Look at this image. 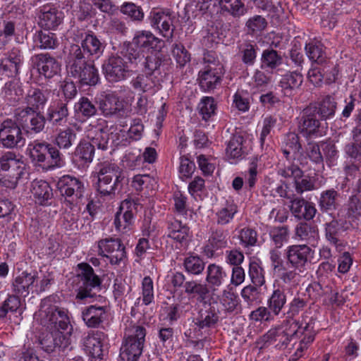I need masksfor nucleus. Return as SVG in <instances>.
Returning <instances> with one entry per match:
<instances>
[{
    "label": "nucleus",
    "mask_w": 361,
    "mask_h": 361,
    "mask_svg": "<svg viewBox=\"0 0 361 361\" xmlns=\"http://www.w3.org/2000/svg\"><path fill=\"white\" fill-rule=\"evenodd\" d=\"M25 164L15 152H7L0 157V183L14 189L24 174Z\"/></svg>",
    "instance_id": "nucleus-4"
},
{
    "label": "nucleus",
    "mask_w": 361,
    "mask_h": 361,
    "mask_svg": "<svg viewBox=\"0 0 361 361\" xmlns=\"http://www.w3.org/2000/svg\"><path fill=\"white\" fill-rule=\"evenodd\" d=\"M97 176L111 178L123 181L125 176L123 170L115 163L104 161L97 165Z\"/></svg>",
    "instance_id": "nucleus-44"
},
{
    "label": "nucleus",
    "mask_w": 361,
    "mask_h": 361,
    "mask_svg": "<svg viewBox=\"0 0 361 361\" xmlns=\"http://www.w3.org/2000/svg\"><path fill=\"white\" fill-rule=\"evenodd\" d=\"M82 318L89 328H97L106 318V310L102 306L90 305L82 311Z\"/></svg>",
    "instance_id": "nucleus-33"
},
{
    "label": "nucleus",
    "mask_w": 361,
    "mask_h": 361,
    "mask_svg": "<svg viewBox=\"0 0 361 361\" xmlns=\"http://www.w3.org/2000/svg\"><path fill=\"white\" fill-rule=\"evenodd\" d=\"M34 40L40 49H54L57 44L56 35L47 30L37 32Z\"/></svg>",
    "instance_id": "nucleus-60"
},
{
    "label": "nucleus",
    "mask_w": 361,
    "mask_h": 361,
    "mask_svg": "<svg viewBox=\"0 0 361 361\" xmlns=\"http://www.w3.org/2000/svg\"><path fill=\"white\" fill-rule=\"evenodd\" d=\"M31 192L37 203L47 205L53 197L52 189L49 183L43 180H34L32 183Z\"/></svg>",
    "instance_id": "nucleus-36"
},
{
    "label": "nucleus",
    "mask_w": 361,
    "mask_h": 361,
    "mask_svg": "<svg viewBox=\"0 0 361 361\" xmlns=\"http://www.w3.org/2000/svg\"><path fill=\"white\" fill-rule=\"evenodd\" d=\"M24 57L19 48L13 47L0 61V74L6 78L17 76L23 66Z\"/></svg>",
    "instance_id": "nucleus-17"
},
{
    "label": "nucleus",
    "mask_w": 361,
    "mask_h": 361,
    "mask_svg": "<svg viewBox=\"0 0 361 361\" xmlns=\"http://www.w3.org/2000/svg\"><path fill=\"white\" fill-rule=\"evenodd\" d=\"M96 102L102 114L106 118H120L125 114V109L119 102L118 98L112 93H102L96 98Z\"/></svg>",
    "instance_id": "nucleus-19"
},
{
    "label": "nucleus",
    "mask_w": 361,
    "mask_h": 361,
    "mask_svg": "<svg viewBox=\"0 0 361 361\" xmlns=\"http://www.w3.org/2000/svg\"><path fill=\"white\" fill-rule=\"evenodd\" d=\"M353 142L345 146V154L353 159L361 161V129L357 126L352 131Z\"/></svg>",
    "instance_id": "nucleus-46"
},
{
    "label": "nucleus",
    "mask_w": 361,
    "mask_h": 361,
    "mask_svg": "<svg viewBox=\"0 0 361 361\" xmlns=\"http://www.w3.org/2000/svg\"><path fill=\"white\" fill-rule=\"evenodd\" d=\"M81 48L88 56H96L99 57L104 51V44L93 33L80 32Z\"/></svg>",
    "instance_id": "nucleus-34"
},
{
    "label": "nucleus",
    "mask_w": 361,
    "mask_h": 361,
    "mask_svg": "<svg viewBox=\"0 0 361 361\" xmlns=\"http://www.w3.org/2000/svg\"><path fill=\"white\" fill-rule=\"evenodd\" d=\"M271 267L273 272L284 284L295 282V272L290 271L288 261L285 262L281 257V253L278 250H271L269 252Z\"/></svg>",
    "instance_id": "nucleus-21"
},
{
    "label": "nucleus",
    "mask_w": 361,
    "mask_h": 361,
    "mask_svg": "<svg viewBox=\"0 0 361 361\" xmlns=\"http://www.w3.org/2000/svg\"><path fill=\"white\" fill-rule=\"evenodd\" d=\"M105 78L111 83L118 82L127 78L130 72V66L123 57L118 53L110 56L102 65Z\"/></svg>",
    "instance_id": "nucleus-14"
},
{
    "label": "nucleus",
    "mask_w": 361,
    "mask_h": 361,
    "mask_svg": "<svg viewBox=\"0 0 361 361\" xmlns=\"http://www.w3.org/2000/svg\"><path fill=\"white\" fill-rule=\"evenodd\" d=\"M70 336L66 331L49 330V332L40 339L41 347L47 353H51L56 348L64 350L71 343Z\"/></svg>",
    "instance_id": "nucleus-20"
},
{
    "label": "nucleus",
    "mask_w": 361,
    "mask_h": 361,
    "mask_svg": "<svg viewBox=\"0 0 361 361\" xmlns=\"http://www.w3.org/2000/svg\"><path fill=\"white\" fill-rule=\"evenodd\" d=\"M228 231L221 228L212 229L208 243L204 247V253L208 258L215 256V252L226 248L229 241Z\"/></svg>",
    "instance_id": "nucleus-26"
},
{
    "label": "nucleus",
    "mask_w": 361,
    "mask_h": 361,
    "mask_svg": "<svg viewBox=\"0 0 361 361\" xmlns=\"http://www.w3.org/2000/svg\"><path fill=\"white\" fill-rule=\"evenodd\" d=\"M77 142V133L74 129L67 127L60 130L56 134L54 143L57 146V149L65 151H69Z\"/></svg>",
    "instance_id": "nucleus-39"
},
{
    "label": "nucleus",
    "mask_w": 361,
    "mask_h": 361,
    "mask_svg": "<svg viewBox=\"0 0 361 361\" xmlns=\"http://www.w3.org/2000/svg\"><path fill=\"white\" fill-rule=\"evenodd\" d=\"M346 217L352 221L361 219V192L351 195L347 204Z\"/></svg>",
    "instance_id": "nucleus-58"
},
{
    "label": "nucleus",
    "mask_w": 361,
    "mask_h": 361,
    "mask_svg": "<svg viewBox=\"0 0 361 361\" xmlns=\"http://www.w3.org/2000/svg\"><path fill=\"white\" fill-rule=\"evenodd\" d=\"M134 44H128L124 47L121 51L118 52L120 56L123 57L124 60L127 61L128 65H134L137 67L139 64L142 63L145 56L142 51Z\"/></svg>",
    "instance_id": "nucleus-48"
},
{
    "label": "nucleus",
    "mask_w": 361,
    "mask_h": 361,
    "mask_svg": "<svg viewBox=\"0 0 361 361\" xmlns=\"http://www.w3.org/2000/svg\"><path fill=\"white\" fill-rule=\"evenodd\" d=\"M238 55L247 66H253L257 59V46L250 42H244L238 45Z\"/></svg>",
    "instance_id": "nucleus-47"
},
{
    "label": "nucleus",
    "mask_w": 361,
    "mask_h": 361,
    "mask_svg": "<svg viewBox=\"0 0 361 361\" xmlns=\"http://www.w3.org/2000/svg\"><path fill=\"white\" fill-rule=\"evenodd\" d=\"M283 63V58L277 51L268 48L262 51L261 57V67L262 68L276 69Z\"/></svg>",
    "instance_id": "nucleus-51"
},
{
    "label": "nucleus",
    "mask_w": 361,
    "mask_h": 361,
    "mask_svg": "<svg viewBox=\"0 0 361 361\" xmlns=\"http://www.w3.org/2000/svg\"><path fill=\"white\" fill-rule=\"evenodd\" d=\"M146 329L142 326H133L121 348V356L126 361H137L140 357L145 341Z\"/></svg>",
    "instance_id": "nucleus-7"
},
{
    "label": "nucleus",
    "mask_w": 361,
    "mask_h": 361,
    "mask_svg": "<svg viewBox=\"0 0 361 361\" xmlns=\"http://www.w3.org/2000/svg\"><path fill=\"white\" fill-rule=\"evenodd\" d=\"M32 161L44 169L51 170L64 165L63 154L56 147L45 141H34L29 145Z\"/></svg>",
    "instance_id": "nucleus-3"
},
{
    "label": "nucleus",
    "mask_w": 361,
    "mask_h": 361,
    "mask_svg": "<svg viewBox=\"0 0 361 361\" xmlns=\"http://www.w3.org/2000/svg\"><path fill=\"white\" fill-rule=\"evenodd\" d=\"M159 42V39L148 30L137 31L133 38V44L137 47L140 49L141 48L153 49L157 47Z\"/></svg>",
    "instance_id": "nucleus-45"
},
{
    "label": "nucleus",
    "mask_w": 361,
    "mask_h": 361,
    "mask_svg": "<svg viewBox=\"0 0 361 361\" xmlns=\"http://www.w3.org/2000/svg\"><path fill=\"white\" fill-rule=\"evenodd\" d=\"M321 123L317 118V108L309 107L304 109L298 125L300 133L306 138L322 136Z\"/></svg>",
    "instance_id": "nucleus-18"
},
{
    "label": "nucleus",
    "mask_w": 361,
    "mask_h": 361,
    "mask_svg": "<svg viewBox=\"0 0 361 361\" xmlns=\"http://www.w3.org/2000/svg\"><path fill=\"white\" fill-rule=\"evenodd\" d=\"M56 185L60 195L64 197L70 204H78L83 197L84 183L76 177L69 175L63 176L59 178Z\"/></svg>",
    "instance_id": "nucleus-12"
},
{
    "label": "nucleus",
    "mask_w": 361,
    "mask_h": 361,
    "mask_svg": "<svg viewBox=\"0 0 361 361\" xmlns=\"http://www.w3.org/2000/svg\"><path fill=\"white\" fill-rule=\"evenodd\" d=\"M25 141L22 127L16 118H7L0 123V143L4 148H20L25 145Z\"/></svg>",
    "instance_id": "nucleus-11"
},
{
    "label": "nucleus",
    "mask_w": 361,
    "mask_h": 361,
    "mask_svg": "<svg viewBox=\"0 0 361 361\" xmlns=\"http://www.w3.org/2000/svg\"><path fill=\"white\" fill-rule=\"evenodd\" d=\"M237 212V205L233 201H226V205L217 211L215 214L216 224L220 226L230 224Z\"/></svg>",
    "instance_id": "nucleus-50"
},
{
    "label": "nucleus",
    "mask_w": 361,
    "mask_h": 361,
    "mask_svg": "<svg viewBox=\"0 0 361 361\" xmlns=\"http://www.w3.org/2000/svg\"><path fill=\"white\" fill-rule=\"evenodd\" d=\"M168 237L180 243H186L189 237L190 228L181 221L175 219L168 224Z\"/></svg>",
    "instance_id": "nucleus-42"
},
{
    "label": "nucleus",
    "mask_w": 361,
    "mask_h": 361,
    "mask_svg": "<svg viewBox=\"0 0 361 361\" xmlns=\"http://www.w3.org/2000/svg\"><path fill=\"white\" fill-rule=\"evenodd\" d=\"M32 60L38 73L46 78H53L61 70L59 62L49 54H36L32 58Z\"/></svg>",
    "instance_id": "nucleus-22"
},
{
    "label": "nucleus",
    "mask_w": 361,
    "mask_h": 361,
    "mask_svg": "<svg viewBox=\"0 0 361 361\" xmlns=\"http://www.w3.org/2000/svg\"><path fill=\"white\" fill-rule=\"evenodd\" d=\"M86 55L79 44H71L65 52L66 69L82 85H95L99 80L98 71L92 63H88Z\"/></svg>",
    "instance_id": "nucleus-1"
},
{
    "label": "nucleus",
    "mask_w": 361,
    "mask_h": 361,
    "mask_svg": "<svg viewBox=\"0 0 361 361\" xmlns=\"http://www.w3.org/2000/svg\"><path fill=\"white\" fill-rule=\"evenodd\" d=\"M287 303V296L283 287L275 288L267 300V306L273 315L279 316Z\"/></svg>",
    "instance_id": "nucleus-37"
},
{
    "label": "nucleus",
    "mask_w": 361,
    "mask_h": 361,
    "mask_svg": "<svg viewBox=\"0 0 361 361\" xmlns=\"http://www.w3.org/2000/svg\"><path fill=\"white\" fill-rule=\"evenodd\" d=\"M219 310L215 306L210 305L204 312H200L199 316L195 322V325L199 329L212 328L219 320Z\"/></svg>",
    "instance_id": "nucleus-38"
},
{
    "label": "nucleus",
    "mask_w": 361,
    "mask_h": 361,
    "mask_svg": "<svg viewBox=\"0 0 361 361\" xmlns=\"http://www.w3.org/2000/svg\"><path fill=\"white\" fill-rule=\"evenodd\" d=\"M55 298V296L50 295L42 300L39 310L40 322L49 330L66 331L71 335L73 328L67 311L54 304Z\"/></svg>",
    "instance_id": "nucleus-2"
},
{
    "label": "nucleus",
    "mask_w": 361,
    "mask_h": 361,
    "mask_svg": "<svg viewBox=\"0 0 361 361\" xmlns=\"http://www.w3.org/2000/svg\"><path fill=\"white\" fill-rule=\"evenodd\" d=\"M37 278V274L35 271L30 273L27 271L22 272L15 278L13 282V291L16 294L26 297L29 295Z\"/></svg>",
    "instance_id": "nucleus-32"
},
{
    "label": "nucleus",
    "mask_w": 361,
    "mask_h": 361,
    "mask_svg": "<svg viewBox=\"0 0 361 361\" xmlns=\"http://www.w3.org/2000/svg\"><path fill=\"white\" fill-rule=\"evenodd\" d=\"M14 118L23 129L34 133L43 131L47 120L40 111H15Z\"/></svg>",
    "instance_id": "nucleus-16"
},
{
    "label": "nucleus",
    "mask_w": 361,
    "mask_h": 361,
    "mask_svg": "<svg viewBox=\"0 0 361 361\" xmlns=\"http://www.w3.org/2000/svg\"><path fill=\"white\" fill-rule=\"evenodd\" d=\"M324 226L326 240L338 251H342L345 243L341 237L343 233L353 227L351 221L344 218H334L331 221L325 223Z\"/></svg>",
    "instance_id": "nucleus-13"
},
{
    "label": "nucleus",
    "mask_w": 361,
    "mask_h": 361,
    "mask_svg": "<svg viewBox=\"0 0 361 361\" xmlns=\"http://www.w3.org/2000/svg\"><path fill=\"white\" fill-rule=\"evenodd\" d=\"M222 75V66H206L198 74L200 88L204 92L214 90L221 83Z\"/></svg>",
    "instance_id": "nucleus-24"
},
{
    "label": "nucleus",
    "mask_w": 361,
    "mask_h": 361,
    "mask_svg": "<svg viewBox=\"0 0 361 361\" xmlns=\"http://www.w3.org/2000/svg\"><path fill=\"white\" fill-rule=\"evenodd\" d=\"M78 267L80 271L78 276L80 278L82 284L78 288L76 299L85 300L95 297L97 294L94 290H100L102 284L100 278L87 263H80Z\"/></svg>",
    "instance_id": "nucleus-9"
},
{
    "label": "nucleus",
    "mask_w": 361,
    "mask_h": 361,
    "mask_svg": "<svg viewBox=\"0 0 361 361\" xmlns=\"http://www.w3.org/2000/svg\"><path fill=\"white\" fill-rule=\"evenodd\" d=\"M294 232V238L296 240L306 242L312 245H314L319 238L317 226L307 221L298 223L295 227Z\"/></svg>",
    "instance_id": "nucleus-31"
},
{
    "label": "nucleus",
    "mask_w": 361,
    "mask_h": 361,
    "mask_svg": "<svg viewBox=\"0 0 361 361\" xmlns=\"http://www.w3.org/2000/svg\"><path fill=\"white\" fill-rule=\"evenodd\" d=\"M278 174L285 178H292L293 186L298 195L310 192L316 189L315 180L310 176H305L303 171L295 164L280 167Z\"/></svg>",
    "instance_id": "nucleus-10"
},
{
    "label": "nucleus",
    "mask_w": 361,
    "mask_h": 361,
    "mask_svg": "<svg viewBox=\"0 0 361 361\" xmlns=\"http://www.w3.org/2000/svg\"><path fill=\"white\" fill-rule=\"evenodd\" d=\"M265 271L262 264L255 261H250L248 267V276L252 284L262 286L265 284Z\"/></svg>",
    "instance_id": "nucleus-55"
},
{
    "label": "nucleus",
    "mask_w": 361,
    "mask_h": 361,
    "mask_svg": "<svg viewBox=\"0 0 361 361\" xmlns=\"http://www.w3.org/2000/svg\"><path fill=\"white\" fill-rule=\"evenodd\" d=\"M69 115L67 103L62 100L52 102L47 109V120L54 126L66 124Z\"/></svg>",
    "instance_id": "nucleus-28"
},
{
    "label": "nucleus",
    "mask_w": 361,
    "mask_h": 361,
    "mask_svg": "<svg viewBox=\"0 0 361 361\" xmlns=\"http://www.w3.org/2000/svg\"><path fill=\"white\" fill-rule=\"evenodd\" d=\"M338 193L334 189L322 192L319 200V207L322 212L335 210L337 207Z\"/></svg>",
    "instance_id": "nucleus-53"
},
{
    "label": "nucleus",
    "mask_w": 361,
    "mask_h": 361,
    "mask_svg": "<svg viewBox=\"0 0 361 361\" xmlns=\"http://www.w3.org/2000/svg\"><path fill=\"white\" fill-rule=\"evenodd\" d=\"M175 15L169 8H153L147 20L150 27L163 37L169 39L173 36Z\"/></svg>",
    "instance_id": "nucleus-8"
},
{
    "label": "nucleus",
    "mask_w": 361,
    "mask_h": 361,
    "mask_svg": "<svg viewBox=\"0 0 361 361\" xmlns=\"http://www.w3.org/2000/svg\"><path fill=\"white\" fill-rule=\"evenodd\" d=\"M38 17L39 25L47 30L54 29L62 21L61 13L49 4L39 8Z\"/></svg>",
    "instance_id": "nucleus-29"
},
{
    "label": "nucleus",
    "mask_w": 361,
    "mask_h": 361,
    "mask_svg": "<svg viewBox=\"0 0 361 361\" xmlns=\"http://www.w3.org/2000/svg\"><path fill=\"white\" fill-rule=\"evenodd\" d=\"M99 255L107 257L113 265L119 264L126 258L125 246L118 238H104L98 241Z\"/></svg>",
    "instance_id": "nucleus-15"
},
{
    "label": "nucleus",
    "mask_w": 361,
    "mask_h": 361,
    "mask_svg": "<svg viewBox=\"0 0 361 361\" xmlns=\"http://www.w3.org/2000/svg\"><path fill=\"white\" fill-rule=\"evenodd\" d=\"M184 290L188 295L197 296V300L200 303L206 304L207 302V299L209 289L207 284L195 280L187 281L185 282Z\"/></svg>",
    "instance_id": "nucleus-43"
},
{
    "label": "nucleus",
    "mask_w": 361,
    "mask_h": 361,
    "mask_svg": "<svg viewBox=\"0 0 361 361\" xmlns=\"http://www.w3.org/2000/svg\"><path fill=\"white\" fill-rule=\"evenodd\" d=\"M49 93L50 90L47 89L30 88L25 97L27 106L23 109H18L16 111H40L45 106Z\"/></svg>",
    "instance_id": "nucleus-25"
},
{
    "label": "nucleus",
    "mask_w": 361,
    "mask_h": 361,
    "mask_svg": "<svg viewBox=\"0 0 361 361\" xmlns=\"http://www.w3.org/2000/svg\"><path fill=\"white\" fill-rule=\"evenodd\" d=\"M289 209L295 218L306 221L312 220L317 214V209L313 202L295 195L290 199Z\"/></svg>",
    "instance_id": "nucleus-23"
},
{
    "label": "nucleus",
    "mask_w": 361,
    "mask_h": 361,
    "mask_svg": "<svg viewBox=\"0 0 361 361\" xmlns=\"http://www.w3.org/2000/svg\"><path fill=\"white\" fill-rule=\"evenodd\" d=\"M306 54L312 62L323 65L327 62V56L323 45L309 43L305 46Z\"/></svg>",
    "instance_id": "nucleus-56"
},
{
    "label": "nucleus",
    "mask_w": 361,
    "mask_h": 361,
    "mask_svg": "<svg viewBox=\"0 0 361 361\" xmlns=\"http://www.w3.org/2000/svg\"><path fill=\"white\" fill-rule=\"evenodd\" d=\"M314 252L307 245H293L286 249L285 258L288 261L290 271L295 272V282L298 276L307 270Z\"/></svg>",
    "instance_id": "nucleus-6"
},
{
    "label": "nucleus",
    "mask_w": 361,
    "mask_h": 361,
    "mask_svg": "<svg viewBox=\"0 0 361 361\" xmlns=\"http://www.w3.org/2000/svg\"><path fill=\"white\" fill-rule=\"evenodd\" d=\"M101 333L89 334L84 338L83 345L85 352L92 357V361H100L103 356Z\"/></svg>",
    "instance_id": "nucleus-35"
},
{
    "label": "nucleus",
    "mask_w": 361,
    "mask_h": 361,
    "mask_svg": "<svg viewBox=\"0 0 361 361\" xmlns=\"http://www.w3.org/2000/svg\"><path fill=\"white\" fill-rule=\"evenodd\" d=\"M183 265L188 274L199 275L204 271L205 263L198 255H190L184 259Z\"/></svg>",
    "instance_id": "nucleus-59"
},
{
    "label": "nucleus",
    "mask_w": 361,
    "mask_h": 361,
    "mask_svg": "<svg viewBox=\"0 0 361 361\" xmlns=\"http://www.w3.org/2000/svg\"><path fill=\"white\" fill-rule=\"evenodd\" d=\"M206 274L205 280L208 283L207 286L213 292L223 286L228 279V274L224 269L215 263L209 264L207 266Z\"/></svg>",
    "instance_id": "nucleus-30"
},
{
    "label": "nucleus",
    "mask_w": 361,
    "mask_h": 361,
    "mask_svg": "<svg viewBox=\"0 0 361 361\" xmlns=\"http://www.w3.org/2000/svg\"><path fill=\"white\" fill-rule=\"evenodd\" d=\"M121 182L111 178L97 176L96 190L103 197L114 196Z\"/></svg>",
    "instance_id": "nucleus-49"
},
{
    "label": "nucleus",
    "mask_w": 361,
    "mask_h": 361,
    "mask_svg": "<svg viewBox=\"0 0 361 361\" xmlns=\"http://www.w3.org/2000/svg\"><path fill=\"white\" fill-rule=\"evenodd\" d=\"M23 92V90L18 82L10 81L5 84L1 94L11 104H14L19 101Z\"/></svg>",
    "instance_id": "nucleus-57"
},
{
    "label": "nucleus",
    "mask_w": 361,
    "mask_h": 361,
    "mask_svg": "<svg viewBox=\"0 0 361 361\" xmlns=\"http://www.w3.org/2000/svg\"><path fill=\"white\" fill-rule=\"evenodd\" d=\"M163 61V54L158 51H154L145 56L141 65L144 66L145 73L153 75L155 72L159 71Z\"/></svg>",
    "instance_id": "nucleus-54"
},
{
    "label": "nucleus",
    "mask_w": 361,
    "mask_h": 361,
    "mask_svg": "<svg viewBox=\"0 0 361 361\" xmlns=\"http://www.w3.org/2000/svg\"><path fill=\"white\" fill-rule=\"evenodd\" d=\"M221 12L229 13L235 18L244 15L246 12L244 4L240 0H218Z\"/></svg>",
    "instance_id": "nucleus-52"
},
{
    "label": "nucleus",
    "mask_w": 361,
    "mask_h": 361,
    "mask_svg": "<svg viewBox=\"0 0 361 361\" xmlns=\"http://www.w3.org/2000/svg\"><path fill=\"white\" fill-rule=\"evenodd\" d=\"M303 82V76L297 71L289 72L283 75L279 85L285 95H291L293 90H298Z\"/></svg>",
    "instance_id": "nucleus-41"
},
{
    "label": "nucleus",
    "mask_w": 361,
    "mask_h": 361,
    "mask_svg": "<svg viewBox=\"0 0 361 361\" xmlns=\"http://www.w3.org/2000/svg\"><path fill=\"white\" fill-rule=\"evenodd\" d=\"M75 111L85 118H90L96 114L97 109L87 97H82L75 103Z\"/></svg>",
    "instance_id": "nucleus-64"
},
{
    "label": "nucleus",
    "mask_w": 361,
    "mask_h": 361,
    "mask_svg": "<svg viewBox=\"0 0 361 361\" xmlns=\"http://www.w3.org/2000/svg\"><path fill=\"white\" fill-rule=\"evenodd\" d=\"M120 11L134 22L141 23L145 18V13L142 7L133 2L123 3L121 6Z\"/></svg>",
    "instance_id": "nucleus-61"
},
{
    "label": "nucleus",
    "mask_w": 361,
    "mask_h": 361,
    "mask_svg": "<svg viewBox=\"0 0 361 361\" xmlns=\"http://www.w3.org/2000/svg\"><path fill=\"white\" fill-rule=\"evenodd\" d=\"M132 207L135 209V203L133 201L125 200L122 202L119 211L117 212L114 219V224L117 231L126 233L130 230L133 223Z\"/></svg>",
    "instance_id": "nucleus-27"
},
{
    "label": "nucleus",
    "mask_w": 361,
    "mask_h": 361,
    "mask_svg": "<svg viewBox=\"0 0 361 361\" xmlns=\"http://www.w3.org/2000/svg\"><path fill=\"white\" fill-rule=\"evenodd\" d=\"M299 322L294 319L283 321L281 325L269 329L263 336L264 341L279 349H285L294 337L298 336Z\"/></svg>",
    "instance_id": "nucleus-5"
},
{
    "label": "nucleus",
    "mask_w": 361,
    "mask_h": 361,
    "mask_svg": "<svg viewBox=\"0 0 361 361\" xmlns=\"http://www.w3.org/2000/svg\"><path fill=\"white\" fill-rule=\"evenodd\" d=\"M219 302L227 312H233L239 305L238 296L231 289H224L222 291Z\"/></svg>",
    "instance_id": "nucleus-62"
},
{
    "label": "nucleus",
    "mask_w": 361,
    "mask_h": 361,
    "mask_svg": "<svg viewBox=\"0 0 361 361\" xmlns=\"http://www.w3.org/2000/svg\"><path fill=\"white\" fill-rule=\"evenodd\" d=\"M133 87L140 92H154L159 83V80L151 74L145 73L139 74L137 77L132 79L130 82Z\"/></svg>",
    "instance_id": "nucleus-40"
},
{
    "label": "nucleus",
    "mask_w": 361,
    "mask_h": 361,
    "mask_svg": "<svg viewBox=\"0 0 361 361\" xmlns=\"http://www.w3.org/2000/svg\"><path fill=\"white\" fill-rule=\"evenodd\" d=\"M336 109V102L331 96H326L319 103L317 114L322 118L327 119L334 116Z\"/></svg>",
    "instance_id": "nucleus-63"
}]
</instances>
